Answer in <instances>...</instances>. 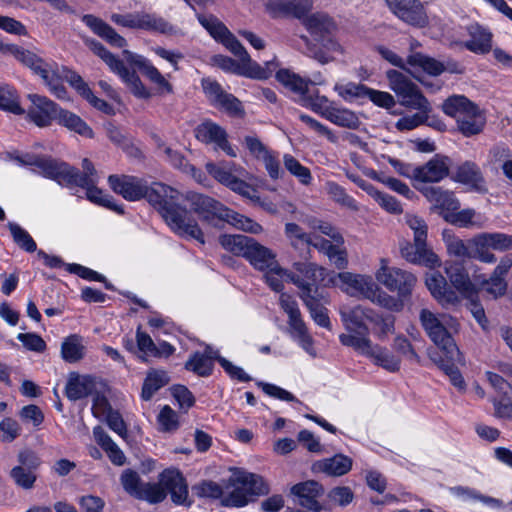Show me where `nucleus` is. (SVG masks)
Instances as JSON below:
<instances>
[{"mask_svg":"<svg viewBox=\"0 0 512 512\" xmlns=\"http://www.w3.org/2000/svg\"><path fill=\"white\" fill-rule=\"evenodd\" d=\"M419 320L427 336L447 359L462 361V353L452 337V333L458 332L459 329L456 318L446 313H434L423 308L420 311Z\"/></svg>","mask_w":512,"mask_h":512,"instance_id":"obj_5","label":"nucleus"},{"mask_svg":"<svg viewBox=\"0 0 512 512\" xmlns=\"http://www.w3.org/2000/svg\"><path fill=\"white\" fill-rule=\"evenodd\" d=\"M123 55L127 62L137 67L145 77L156 85L160 94H171L173 92L172 85L147 58L129 50H124Z\"/></svg>","mask_w":512,"mask_h":512,"instance_id":"obj_22","label":"nucleus"},{"mask_svg":"<svg viewBox=\"0 0 512 512\" xmlns=\"http://www.w3.org/2000/svg\"><path fill=\"white\" fill-rule=\"evenodd\" d=\"M82 21L98 36L105 39L111 45L118 48L126 46V40L120 34H118L111 26L105 23L100 18L93 15H84Z\"/></svg>","mask_w":512,"mask_h":512,"instance_id":"obj_35","label":"nucleus"},{"mask_svg":"<svg viewBox=\"0 0 512 512\" xmlns=\"http://www.w3.org/2000/svg\"><path fill=\"white\" fill-rule=\"evenodd\" d=\"M313 0H269L266 3V10L273 17L283 14H290L296 18H302L311 10Z\"/></svg>","mask_w":512,"mask_h":512,"instance_id":"obj_31","label":"nucleus"},{"mask_svg":"<svg viewBox=\"0 0 512 512\" xmlns=\"http://www.w3.org/2000/svg\"><path fill=\"white\" fill-rule=\"evenodd\" d=\"M283 163L285 169L295 177L299 183L304 186H309L312 183L313 177L308 167L302 165L294 156L291 154H284Z\"/></svg>","mask_w":512,"mask_h":512,"instance_id":"obj_51","label":"nucleus"},{"mask_svg":"<svg viewBox=\"0 0 512 512\" xmlns=\"http://www.w3.org/2000/svg\"><path fill=\"white\" fill-rule=\"evenodd\" d=\"M217 357V352L207 347L204 353H193L185 363V368L198 376L207 377L212 373L213 359Z\"/></svg>","mask_w":512,"mask_h":512,"instance_id":"obj_38","label":"nucleus"},{"mask_svg":"<svg viewBox=\"0 0 512 512\" xmlns=\"http://www.w3.org/2000/svg\"><path fill=\"white\" fill-rule=\"evenodd\" d=\"M264 279L267 285L275 292H281L284 288V281L290 282L291 272L274 263L264 271Z\"/></svg>","mask_w":512,"mask_h":512,"instance_id":"obj_50","label":"nucleus"},{"mask_svg":"<svg viewBox=\"0 0 512 512\" xmlns=\"http://www.w3.org/2000/svg\"><path fill=\"white\" fill-rule=\"evenodd\" d=\"M339 340L343 345L352 347L389 372H397L400 369V359L386 348L373 344L369 337L341 334Z\"/></svg>","mask_w":512,"mask_h":512,"instance_id":"obj_10","label":"nucleus"},{"mask_svg":"<svg viewBox=\"0 0 512 512\" xmlns=\"http://www.w3.org/2000/svg\"><path fill=\"white\" fill-rule=\"evenodd\" d=\"M352 465L353 460L350 457L344 454H336L313 462L311 471L314 474L323 473L328 476L340 477L347 474L352 469Z\"/></svg>","mask_w":512,"mask_h":512,"instance_id":"obj_30","label":"nucleus"},{"mask_svg":"<svg viewBox=\"0 0 512 512\" xmlns=\"http://www.w3.org/2000/svg\"><path fill=\"white\" fill-rule=\"evenodd\" d=\"M86 353L84 339L78 334L67 336L61 344V357L65 362L76 363L82 360Z\"/></svg>","mask_w":512,"mask_h":512,"instance_id":"obj_41","label":"nucleus"},{"mask_svg":"<svg viewBox=\"0 0 512 512\" xmlns=\"http://www.w3.org/2000/svg\"><path fill=\"white\" fill-rule=\"evenodd\" d=\"M444 113L456 120L458 130L466 137L482 132L485 118L478 107L462 95H453L442 104Z\"/></svg>","mask_w":512,"mask_h":512,"instance_id":"obj_8","label":"nucleus"},{"mask_svg":"<svg viewBox=\"0 0 512 512\" xmlns=\"http://www.w3.org/2000/svg\"><path fill=\"white\" fill-rule=\"evenodd\" d=\"M407 63L414 69H420L432 76H438L445 70L441 62L422 53L411 54L407 58Z\"/></svg>","mask_w":512,"mask_h":512,"instance_id":"obj_45","label":"nucleus"},{"mask_svg":"<svg viewBox=\"0 0 512 512\" xmlns=\"http://www.w3.org/2000/svg\"><path fill=\"white\" fill-rule=\"evenodd\" d=\"M327 120L335 125L349 129H357L360 126L358 116L348 109L333 107L331 112L327 114Z\"/></svg>","mask_w":512,"mask_h":512,"instance_id":"obj_55","label":"nucleus"},{"mask_svg":"<svg viewBox=\"0 0 512 512\" xmlns=\"http://www.w3.org/2000/svg\"><path fill=\"white\" fill-rule=\"evenodd\" d=\"M400 252L404 259L413 264L423 265L430 269L441 266L438 255L429 249L424 241L421 244L415 240L414 243L406 242L401 245Z\"/></svg>","mask_w":512,"mask_h":512,"instance_id":"obj_25","label":"nucleus"},{"mask_svg":"<svg viewBox=\"0 0 512 512\" xmlns=\"http://www.w3.org/2000/svg\"><path fill=\"white\" fill-rule=\"evenodd\" d=\"M268 493L263 479L252 473L238 471L225 484V495L221 504L227 507H243L255 496Z\"/></svg>","mask_w":512,"mask_h":512,"instance_id":"obj_7","label":"nucleus"},{"mask_svg":"<svg viewBox=\"0 0 512 512\" xmlns=\"http://www.w3.org/2000/svg\"><path fill=\"white\" fill-rule=\"evenodd\" d=\"M110 18L113 23L125 28L140 29L150 32H158L162 34L174 33V27L171 24H169L163 17L158 16L154 13H114L111 15Z\"/></svg>","mask_w":512,"mask_h":512,"instance_id":"obj_15","label":"nucleus"},{"mask_svg":"<svg viewBox=\"0 0 512 512\" xmlns=\"http://www.w3.org/2000/svg\"><path fill=\"white\" fill-rule=\"evenodd\" d=\"M198 21L215 40L222 43L226 49L239 58L237 62L227 56L215 55L212 61L222 70L252 79L265 80L278 69L279 63L276 58L267 61L264 66L252 60L244 46L216 17L198 15Z\"/></svg>","mask_w":512,"mask_h":512,"instance_id":"obj_1","label":"nucleus"},{"mask_svg":"<svg viewBox=\"0 0 512 512\" xmlns=\"http://www.w3.org/2000/svg\"><path fill=\"white\" fill-rule=\"evenodd\" d=\"M328 282L350 296L366 298L391 311L398 312L403 309L402 302L383 291L369 275L351 272L333 273Z\"/></svg>","mask_w":512,"mask_h":512,"instance_id":"obj_3","label":"nucleus"},{"mask_svg":"<svg viewBox=\"0 0 512 512\" xmlns=\"http://www.w3.org/2000/svg\"><path fill=\"white\" fill-rule=\"evenodd\" d=\"M145 199L159 211L167 225L176 234L193 238L201 244L205 243L203 233L197 222L190 217L185 208L177 204L180 193L176 189L155 182L150 186L148 185Z\"/></svg>","mask_w":512,"mask_h":512,"instance_id":"obj_2","label":"nucleus"},{"mask_svg":"<svg viewBox=\"0 0 512 512\" xmlns=\"http://www.w3.org/2000/svg\"><path fill=\"white\" fill-rule=\"evenodd\" d=\"M10 477L18 487L30 490L34 487L37 480V472L24 469L22 466H15L10 471Z\"/></svg>","mask_w":512,"mask_h":512,"instance_id":"obj_62","label":"nucleus"},{"mask_svg":"<svg viewBox=\"0 0 512 512\" xmlns=\"http://www.w3.org/2000/svg\"><path fill=\"white\" fill-rule=\"evenodd\" d=\"M468 245L470 249V259H476L487 264L496 262L495 254L490 252L491 244L489 232L479 233L469 238Z\"/></svg>","mask_w":512,"mask_h":512,"instance_id":"obj_37","label":"nucleus"},{"mask_svg":"<svg viewBox=\"0 0 512 512\" xmlns=\"http://www.w3.org/2000/svg\"><path fill=\"white\" fill-rule=\"evenodd\" d=\"M438 367L444 371V373L450 378L451 383L458 389L463 390L465 387V381L457 368V365H464L465 360L462 355V361L456 362L447 359L444 355L439 360H435Z\"/></svg>","mask_w":512,"mask_h":512,"instance_id":"obj_54","label":"nucleus"},{"mask_svg":"<svg viewBox=\"0 0 512 512\" xmlns=\"http://www.w3.org/2000/svg\"><path fill=\"white\" fill-rule=\"evenodd\" d=\"M303 222L312 230L311 233H321L328 236L334 243L343 244L344 240L342 235L330 223L315 217H306Z\"/></svg>","mask_w":512,"mask_h":512,"instance_id":"obj_56","label":"nucleus"},{"mask_svg":"<svg viewBox=\"0 0 512 512\" xmlns=\"http://www.w3.org/2000/svg\"><path fill=\"white\" fill-rule=\"evenodd\" d=\"M90 47L114 73L119 75L135 97L141 99H148L151 97L150 91L145 87L139 76L134 71H129L123 61L116 58L99 42L92 41L90 43Z\"/></svg>","mask_w":512,"mask_h":512,"instance_id":"obj_14","label":"nucleus"},{"mask_svg":"<svg viewBox=\"0 0 512 512\" xmlns=\"http://www.w3.org/2000/svg\"><path fill=\"white\" fill-rule=\"evenodd\" d=\"M445 244L447 252L450 256L460 259H470L468 240H463L459 237L448 235L445 236Z\"/></svg>","mask_w":512,"mask_h":512,"instance_id":"obj_64","label":"nucleus"},{"mask_svg":"<svg viewBox=\"0 0 512 512\" xmlns=\"http://www.w3.org/2000/svg\"><path fill=\"white\" fill-rule=\"evenodd\" d=\"M276 79L291 91L305 95L308 91V79L300 77L289 69H279L276 71Z\"/></svg>","mask_w":512,"mask_h":512,"instance_id":"obj_47","label":"nucleus"},{"mask_svg":"<svg viewBox=\"0 0 512 512\" xmlns=\"http://www.w3.org/2000/svg\"><path fill=\"white\" fill-rule=\"evenodd\" d=\"M191 209L199 215V217L212 226H219L220 223L226 222L237 229L259 234L263 231L262 226L227 207L219 201L202 194H191L188 197Z\"/></svg>","mask_w":512,"mask_h":512,"instance_id":"obj_4","label":"nucleus"},{"mask_svg":"<svg viewBox=\"0 0 512 512\" xmlns=\"http://www.w3.org/2000/svg\"><path fill=\"white\" fill-rule=\"evenodd\" d=\"M292 268L290 282L300 290V298L304 294H317L318 284L324 281L326 270L311 262H295Z\"/></svg>","mask_w":512,"mask_h":512,"instance_id":"obj_17","label":"nucleus"},{"mask_svg":"<svg viewBox=\"0 0 512 512\" xmlns=\"http://www.w3.org/2000/svg\"><path fill=\"white\" fill-rule=\"evenodd\" d=\"M110 188L125 200L138 201L146 197L148 183L142 178L130 175H110Z\"/></svg>","mask_w":512,"mask_h":512,"instance_id":"obj_19","label":"nucleus"},{"mask_svg":"<svg viewBox=\"0 0 512 512\" xmlns=\"http://www.w3.org/2000/svg\"><path fill=\"white\" fill-rule=\"evenodd\" d=\"M470 39L464 43V47L473 53L486 54L492 48V34L482 26L473 24L468 27Z\"/></svg>","mask_w":512,"mask_h":512,"instance_id":"obj_36","label":"nucleus"},{"mask_svg":"<svg viewBox=\"0 0 512 512\" xmlns=\"http://www.w3.org/2000/svg\"><path fill=\"white\" fill-rule=\"evenodd\" d=\"M306 307L308 308L312 319L319 325L325 328L330 327V320L327 314V309L320 302L319 294H304L301 298Z\"/></svg>","mask_w":512,"mask_h":512,"instance_id":"obj_48","label":"nucleus"},{"mask_svg":"<svg viewBox=\"0 0 512 512\" xmlns=\"http://www.w3.org/2000/svg\"><path fill=\"white\" fill-rule=\"evenodd\" d=\"M102 384L91 375H82L76 372L69 374L65 386V395L71 401H77L94 394Z\"/></svg>","mask_w":512,"mask_h":512,"instance_id":"obj_26","label":"nucleus"},{"mask_svg":"<svg viewBox=\"0 0 512 512\" xmlns=\"http://www.w3.org/2000/svg\"><path fill=\"white\" fill-rule=\"evenodd\" d=\"M71 73H76L68 69L65 66H59L55 64L50 72L45 75L42 80L45 86L49 89L50 93L55 97L61 100L68 99L67 90L63 85V81H67L69 83L68 75Z\"/></svg>","mask_w":512,"mask_h":512,"instance_id":"obj_34","label":"nucleus"},{"mask_svg":"<svg viewBox=\"0 0 512 512\" xmlns=\"http://www.w3.org/2000/svg\"><path fill=\"white\" fill-rule=\"evenodd\" d=\"M340 314L346 329L349 331L348 334L368 337L369 331L365 321L371 322V320H374V311L361 305L343 306Z\"/></svg>","mask_w":512,"mask_h":512,"instance_id":"obj_23","label":"nucleus"},{"mask_svg":"<svg viewBox=\"0 0 512 512\" xmlns=\"http://www.w3.org/2000/svg\"><path fill=\"white\" fill-rule=\"evenodd\" d=\"M8 49L19 62L28 67L42 80L56 64L55 62H47L34 52L19 48L18 46H11Z\"/></svg>","mask_w":512,"mask_h":512,"instance_id":"obj_32","label":"nucleus"},{"mask_svg":"<svg viewBox=\"0 0 512 512\" xmlns=\"http://www.w3.org/2000/svg\"><path fill=\"white\" fill-rule=\"evenodd\" d=\"M325 189L328 193V195L331 197L333 201L336 203L352 210V211H358L359 205L356 202V200L350 196L346 190L333 181H328L325 184Z\"/></svg>","mask_w":512,"mask_h":512,"instance_id":"obj_53","label":"nucleus"},{"mask_svg":"<svg viewBox=\"0 0 512 512\" xmlns=\"http://www.w3.org/2000/svg\"><path fill=\"white\" fill-rule=\"evenodd\" d=\"M425 284L431 295L441 306H453L460 302L458 294L448 286L445 277L438 271L427 273Z\"/></svg>","mask_w":512,"mask_h":512,"instance_id":"obj_27","label":"nucleus"},{"mask_svg":"<svg viewBox=\"0 0 512 512\" xmlns=\"http://www.w3.org/2000/svg\"><path fill=\"white\" fill-rule=\"evenodd\" d=\"M69 84L83 97L85 98L94 108L102 111L106 114L113 113V108L106 101L98 98L94 95L88 84L82 79L77 73H71L68 75Z\"/></svg>","mask_w":512,"mask_h":512,"instance_id":"obj_39","label":"nucleus"},{"mask_svg":"<svg viewBox=\"0 0 512 512\" xmlns=\"http://www.w3.org/2000/svg\"><path fill=\"white\" fill-rule=\"evenodd\" d=\"M58 123L67 129L86 138H93V130L76 114L63 110L60 112Z\"/></svg>","mask_w":512,"mask_h":512,"instance_id":"obj_49","label":"nucleus"},{"mask_svg":"<svg viewBox=\"0 0 512 512\" xmlns=\"http://www.w3.org/2000/svg\"><path fill=\"white\" fill-rule=\"evenodd\" d=\"M291 493L298 498V504L314 512H319L322 506L318 498L324 494L323 486L314 480H308L295 484Z\"/></svg>","mask_w":512,"mask_h":512,"instance_id":"obj_28","label":"nucleus"},{"mask_svg":"<svg viewBox=\"0 0 512 512\" xmlns=\"http://www.w3.org/2000/svg\"><path fill=\"white\" fill-rule=\"evenodd\" d=\"M160 481L165 491H169L172 501L177 505L190 506L188 486L182 474L177 470H165L160 474Z\"/></svg>","mask_w":512,"mask_h":512,"instance_id":"obj_29","label":"nucleus"},{"mask_svg":"<svg viewBox=\"0 0 512 512\" xmlns=\"http://www.w3.org/2000/svg\"><path fill=\"white\" fill-rule=\"evenodd\" d=\"M219 242L224 249L236 256H242L257 270L264 271L278 262L270 248L245 235H222Z\"/></svg>","mask_w":512,"mask_h":512,"instance_id":"obj_6","label":"nucleus"},{"mask_svg":"<svg viewBox=\"0 0 512 512\" xmlns=\"http://www.w3.org/2000/svg\"><path fill=\"white\" fill-rule=\"evenodd\" d=\"M166 496L164 485L159 480L158 483L144 482L135 498L149 504H157L162 502Z\"/></svg>","mask_w":512,"mask_h":512,"instance_id":"obj_52","label":"nucleus"},{"mask_svg":"<svg viewBox=\"0 0 512 512\" xmlns=\"http://www.w3.org/2000/svg\"><path fill=\"white\" fill-rule=\"evenodd\" d=\"M304 25L315 36L324 37L335 30V24L330 17L323 13H315L305 18Z\"/></svg>","mask_w":512,"mask_h":512,"instance_id":"obj_44","label":"nucleus"},{"mask_svg":"<svg viewBox=\"0 0 512 512\" xmlns=\"http://www.w3.org/2000/svg\"><path fill=\"white\" fill-rule=\"evenodd\" d=\"M343 47L334 39H323L322 49L315 52L313 58L321 64H326L336 59L337 55H342Z\"/></svg>","mask_w":512,"mask_h":512,"instance_id":"obj_58","label":"nucleus"},{"mask_svg":"<svg viewBox=\"0 0 512 512\" xmlns=\"http://www.w3.org/2000/svg\"><path fill=\"white\" fill-rule=\"evenodd\" d=\"M9 231L12 235L14 242L23 250L27 252H34L37 249L36 242L31 235L23 229L20 225L14 222L8 223Z\"/></svg>","mask_w":512,"mask_h":512,"instance_id":"obj_60","label":"nucleus"},{"mask_svg":"<svg viewBox=\"0 0 512 512\" xmlns=\"http://www.w3.org/2000/svg\"><path fill=\"white\" fill-rule=\"evenodd\" d=\"M445 272L452 286L466 299L477 297L478 290L472 283L467 271L459 265L445 267Z\"/></svg>","mask_w":512,"mask_h":512,"instance_id":"obj_33","label":"nucleus"},{"mask_svg":"<svg viewBox=\"0 0 512 512\" xmlns=\"http://www.w3.org/2000/svg\"><path fill=\"white\" fill-rule=\"evenodd\" d=\"M39 164L43 168L46 178L52 179L60 185L80 187L98 183L97 171L87 158L82 160V173L60 161H41Z\"/></svg>","mask_w":512,"mask_h":512,"instance_id":"obj_9","label":"nucleus"},{"mask_svg":"<svg viewBox=\"0 0 512 512\" xmlns=\"http://www.w3.org/2000/svg\"><path fill=\"white\" fill-rule=\"evenodd\" d=\"M0 109L16 115L24 113L16 91L9 86L0 87Z\"/></svg>","mask_w":512,"mask_h":512,"instance_id":"obj_59","label":"nucleus"},{"mask_svg":"<svg viewBox=\"0 0 512 512\" xmlns=\"http://www.w3.org/2000/svg\"><path fill=\"white\" fill-rule=\"evenodd\" d=\"M512 268V257L506 255L500 258L498 264L493 269L490 277L485 279L481 285L484 290L493 298L503 297L508 290V282L506 276Z\"/></svg>","mask_w":512,"mask_h":512,"instance_id":"obj_24","label":"nucleus"},{"mask_svg":"<svg viewBox=\"0 0 512 512\" xmlns=\"http://www.w3.org/2000/svg\"><path fill=\"white\" fill-rule=\"evenodd\" d=\"M450 493L453 496L461 499L462 501H466V502L479 501L486 506L496 508V509L502 508L504 506L503 502L500 499L483 495L476 489H473L470 487H465V486L451 487Z\"/></svg>","mask_w":512,"mask_h":512,"instance_id":"obj_42","label":"nucleus"},{"mask_svg":"<svg viewBox=\"0 0 512 512\" xmlns=\"http://www.w3.org/2000/svg\"><path fill=\"white\" fill-rule=\"evenodd\" d=\"M81 187L86 189L87 198L91 202L107 207L113 211H116L119 214H122L124 212L122 207L114 202L113 197L108 194H105L102 190L97 188L96 184Z\"/></svg>","mask_w":512,"mask_h":512,"instance_id":"obj_57","label":"nucleus"},{"mask_svg":"<svg viewBox=\"0 0 512 512\" xmlns=\"http://www.w3.org/2000/svg\"><path fill=\"white\" fill-rule=\"evenodd\" d=\"M450 223L462 228H483L486 218L474 209H463L459 212L445 216Z\"/></svg>","mask_w":512,"mask_h":512,"instance_id":"obj_43","label":"nucleus"},{"mask_svg":"<svg viewBox=\"0 0 512 512\" xmlns=\"http://www.w3.org/2000/svg\"><path fill=\"white\" fill-rule=\"evenodd\" d=\"M169 382L167 373L162 370H150L144 380L141 397L148 401L163 386Z\"/></svg>","mask_w":512,"mask_h":512,"instance_id":"obj_46","label":"nucleus"},{"mask_svg":"<svg viewBox=\"0 0 512 512\" xmlns=\"http://www.w3.org/2000/svg\"><path fill=\"white\" fill-rule=\"evenodd\" d=\"M28 99L32 103L28 110V116L37 126L46 127L53 120L58 121L62 108L52 100L38 94H29Z\"/></svg>","mask_w":512,"mask_h":512,"instance_id":"obj_20","label":"nucleus"},{"mask_svg":"<svg viewBox=\"0 0 512 512\" xmlns=\"http://www.w3.org/2000/svg\"><path fill=\"white\" fill-rule=\"evenodd\" d=\"M206 170L215 180L235 193L251 200L258 199V197H256V190L240 178L245 172L243 167L235 163L221 162L215 164L208 162L206 164Z\"/></svg>","mask_w":512,"mask_h":512,"instance_id":"obj_12","label":"nucleus"},{"mask_svg":"<svg viewBox=\"0 0 512 512\" xmlns=\"http://www.w3.org/2000/svg\"><path fill=\"white\" fill-rule=\"evenodd\" d=\"M376 280L389 291L397 292V300L409 297L417 283V278L412 273L396 267H390L384 258L380 260V266L375 272ZM404 305V303H402Z\"/></svg>","mask_w":512,"mask_h":512,"instance_id":"obj_13","label":"nucleus"},{"mask_svg":"<svg viewBox=\"0 0 512 512\" xmlns=\"http://www.w3.org/2000/svg\"><path fill=\"white\" fill-rule=\"evenodd\" d=\"M195 137L205 144H214L215 148L221 149L230 157H237L236 149L229 143L226 131L212 121L199 124L195 129Z\"/></svg>","mask_w":512,"mask_h":512,"instance_id":"obj_21","label":"nucleus"},{"mask_svg":"<svg viewBox=\"0 0 512 512\" xmlns=\"http://www.w3.org/2000/svg\"><path fill=\"white\" fill-rule=\"evenodd\" d=\"M334 90L346 101L366 98L367 86L360 83H337Z\"/></svg>","mask_w":512,"mask_h":512,"instance_id":"obj_61","label":"nucleus"},{"mask_svg":"<svg viewBox=\"0 0 512 512\" xmlns=\"http://www.w3.org/2000/svg\"><path fill=\"white\" fill-rule=\"evenodd\" d=\"M451 161L448 157L443 155H435L425 164L420 166H406L402 174L411 178L416 184L419 183H438L445 179L450 172Z\"/></svg>","mask_w":512,"mask_h":512,"instance_id":"obj_16","label":"nucleus"},{"mask_svg":"<svg viewBox=\"0 0 512 512\" xmlns=\"http://www.w3.org/2000/svg\"><path fill=\"white\" fill-rule=\"evenodd\" d=\"M389 88L400 99L401 105L423 112H431V105L418 86L397 70L386 72Z\"/></svg>","mask_w":512,"mask_h":512,"instance_id":"obj_11","label":"nucleus"},{"mask_svg":"<svg viewBox=\"0 0 512 512\" xmlns=\"http://www.w3.org/2000/svg\"><path fill=\"white\" fill-rule=\"evenodd\" d=\"M93 436L114 465L122 466L125 464L126 457L124 453L101 426H96L93 429Z\"/></svg>","mask_w":512,"mask_h":512,"instance_id":"obj_40","label":"nucleus"},{"mask_svg":"<svg viewBox=\"0 0 512 512\" xmlns=\"http://www.w3.org/2000/svg\"><path fill=\"white\" fill-rule=\"evenodd\" d=\"M390 11L404 23L422 28L428 24V16L420 0H385Z\"/></svg>","mask_w":512,"mask_h":512,"instance_id":"obj_18","label":"nucleus"},{"mask_svg":"<svg viewBox=\"0 0 512 512\" xmlns=\"http://www.w3.org/2000/svg\"><path fill=\"white\" fill-rule=\"evenodd\" d=\"M456 180L464 184L477 186L482 182V175L479 167L472 162H465L456 172Z\"/></svg>","mask_w":512,"mask_h":512,"instance_id":"obj_63","label":"nucleus"}]
</instances>
